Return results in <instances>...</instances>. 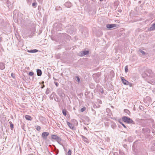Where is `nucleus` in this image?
I'll use <instances>...</instances> for the list:
<instances>
[{
    "label": "nucleus",
    "mask_w": 155,
    "mask_h": 155,
    "mask_svg": "<svg viewBox=\"0 0 155 155\" xmlns=\"http://www.w3.org/2000/svg\"><path fill=\"white\" fill-rule=\"evenodd\" d=\"M35 127L36 129L38 131L40 130L41 129V128L39 126H36Z\"/></svg>",
    "instance_id": "19"
},
{
    "label": "nucleus",
    "mask_w": 155,
    "mask_h": 155,
    "mask_svg": "<svg viewBox=\"0 0 155 155\" xmlns=\"http://www.w3.org/2000/svg\"><path fill=\"white\" fill-rule=\"evenodd\" d=\"M57 26L58 27H60V28H62V25L61 23H59L58 24Z\"/></svg>",
    "instance_id": "30"
},
{
    "label": "nucleus",
    "mask_w": 155,
    "mask_h": 155,
    "mask_svg": "<svg viewBox=\"0 0 155 155\" xmlns=\"http://www.w3.org/2000/svg\"><path fill=\"white\" fill-rule=\"evenodd\" d=\"M9 124H10V127L11 128H13V127H14V125H13V124L11 121L9 122Z\"/></svg>",
    "instance_id": "22"
},
{
    "label": "nucleus",
    "mask_w": 155,
    "mask_h": 155,
    "mask_svg": "<svg viewBox=\"0 0 155 155\" xmlns=\"http://www.w3.org/2000/svg\"><path fill=\"white\" fill-rule=\"evenodd\" d=\"M97 75L96 74H93V77L94 78V77H95Z\"/></svg>",
    "instance_id": "36"
},
{
    "label": "nucleus",
    "mask_w": 155,
    "mask_h": 155,
    "mask_svg": "<svg viewBox=\"0 0 155 155\" xmlns=\"http://www.w3.org/2000/svg\"><path fill=\"white\" fill-rule=\"evenodd\" d=\"M122 119L123 120L124 122L128 124H134L135 123L134 121L129 117H127L126 116H124L122 117Z\"/></svg>",
    "instance_id": "1"
},
{
    "label": "nucleus",
    "mask_w": 155,
    "mask_h": 155,
    "mask_svg": "<svg viewBox=\"0 0 155 155\" xmlns=\"http://www.w3.org/2000/svg\"><path fill=\"white\" fill-rule=\"evenodd\" d=\"M139 51L142 54V55H145L146 54V53L145 52L143 51L141 49H140L139 50Z\"/></svg>",
    "instance_id": "14"
},
{
    "label": "nucleus",
    "mask_w": 155,
    "mask_h": 155,
    "mask_svg": "<svg viewBox=\"0 0 155 155\" xmlns=\"http://www.w3.org/2000/svg\"><path fill=\"white\" fill-rule=\"evenodd\" d=\"M37 73L38 76H40L42 74V71L40 69H38L37 70Z\"/></svg>",
    "instance_id": "9"
},
{
    "label": "nucleus",
    "mask_w": 155,
    "mask_h": 155,
    "mask_svg": "<svg viewBox=\"0 0 155 155\" xmlns=\"http://www.w3.org/2000/svg\"><path fill=\"white\" fill-rule=\"evenodd\" d=\"M55 85L58 87V82H55Z\"/></svg>",
    "instance_id": "35"
},
{
    "label": "nucleus",
    "mask_w": 155,
    "mask_h": 155,
    "mask_svg": "<svg viewBox=\"0 0 155 155\" xmlns=\"http://www.w3.org/2000/svg\"><path fill=\"white\" fill-rule=\"evenodd\" d=\"M155 30V23L151 25V26L148 28L149 31H151Z\"/></svg>",
    "instance_id": "7"
},
{
    "label": "nucleus",
    "mask_w": 155,
    "mask_h": 155,
    "mask_svg": "<svg viewBox=\"0 0 155 155\" xmlns=\"http://www.w3.org/2000/svg\"><path fill=\"white\" fill-rule=\"evenodd\" d=\"M82 138L83 140L87 143H89V142L88 139L85 136H82Z\"/></svg>",
    "instance_id": "10"
},
{
    "label": "nucleus",
    "mask_w": 155,
    "mask_h": 155,
    "mask_svg": "<svg viewBox=\"0 0 155 155\" xmlns=\"http://www.w3.org/2000/svg\"><path fill=\"white\" fill-rule=\"evenodd\" d=\"M41 9V6L39 5L38 7V10H40Z\"/></svg>",
    "instance_id": "34"
},
{
    "label": "nucleus",
    "mask_w": 155,
    "mask_h": 155,
    "mask_svg": "<svg viewBox=\"0 0 155 155\" xmlns=\"http://www.w3.org/2000/svg\"><path fill=\"white\" fill-rule=\"evenodd\" d=\"M111 126L112 128L114 129L115 127H116V125L114 123L112 122L111 124Z\"/></svg>",
    "instance_id": "20"
},
{
    "label": "nucleus",
    "mask_w": 155,
    "mask_h": 155,
    "mask_svg": "<svg viewBox=\"0 0 155 155\" xmlns=\"http://www.w3.org/2000/svg\"><path fill=\"white\" fill-rule=\"evenodd\" d=\"M38 51L37 49L31 50H30V53H36Z\"/></svg>",
    "instance_id": "15"
},
{
    "label": "nucleus",
    "mask_w": 155,
    "mask_h": 155,
    "mask_svg": "<svg viewBox=\"0 0 155 155\" xmlns=\"http://www.w3.org/2000/svg\"><path fill=\"white\" fill-rule=\"evenodd\" d=\"M27 51L29 53H30V50H28Z\"/></svg>",
    "instance_id": "40"
},
{
    "label": "nucleus",
    "mask_w": 155,
    "mask_h": 155,
    "mask_svg": "<svg viewBox=\"0 0 155 155\" xmlns=\"http://www.w3.org/2000/svg\"><path fill=\"white\" fill-rule=\"evenodd\" d=\"M44 81H43L41 82V84L43 85L44 84Z\"/></svg>",
    "instance_id": "39"
},
{
    "label": "nucleus",
    "mask_w": 155,
    "mask_h": 155,
    "mask_svg": "<svg viewBox=\"0 0 155 155\" xmlns=\"http://www.w3.org/2000/svg\"><path fill=\"white\" fill-rule=\"evenodd\" d=\"M120 123L125 128H126V126L122 122H120Z\"/></svg>",
    "instance_id": "33"
},
{
    "label": "nucleus",
    "mask_w": 155,
    "mask_h": 155,
    "mask_svg": "<svg viewBox=\"0 0 155 155\" xmlns=\"http://www.w3.org/2000/svg\"><path fill=\"white\" fill-rule=\"evenodd\" d=\"M100 1L101 2L103 1V0H100Z\"/></svg>",
    "instance_id": "41"
},
{
    "label": "nucleus",
    "mask_w": 155,
    "mask_h": 155,
    "mask_svg": "<svg viewBox=\"0 0 155 155\" xmlns=\"http://www.w3.org/2000/svg\"><path fill=\"white\" fill-rule=\"evenodd\" d=\"M76 78L77 79V81L79 83L80 81V78L78 76H76Z\"/></svg>",
    "instance_id": "29"
},
{
    "label": "nucleus",
    "mask_w": 155,
    "mask_h": 155,
    "mask_svg": "<svg viewBox=\"0 0 155 155\" xmlns=\"http://www.w3.org/2000/svg\"><path fill=\"white\" fill-rule=\"evenodd\" d=\"M43 138L45 139H46L47 138V136H43Z\"/></svg>",
    "instance_id": "38"
},
{
    "label": "nucleus",
    "mask_w": 155,
    "mask_h": 155,
    "mask_svg": "<svg viewBox=\"0 0 155 155\" xmlns=\"http://www.w3.org/2000/svg\"><path fill=\"white\" fill-rule=\"evenodd\" d=\"M52 141H56L58 143L61 141V138L58 136H51Z\"/></svg>",
    "instance_id": "3"
},
{
    "label": "nucleus",
    "mask_w": 155,
    "mask_h": 155,
    "mask_svg": "<svg viewBox=\"0 0 155 155\" xmlns=\"http://www.w3.org/2000/svg\"><path fill=\"white\" fill-rule=\"evenodd\" d=\"M51 136H56L55 135H51Z\"/></svg>",
    "instance_id": "42"
},
{
    "label": "nucleus",
    "mask_w": 155,
    "mask_h": 155,
    "mask_svg": "<svg viewBox=\"0 0 155 155\" xmlns=\"http://www.w3.org/2000/svg\"><path fill=\"white\" fill-rule=\"evenodd\" d=\"M25 119L28 120H31V117L29 115H26L25 117Z\"/></svg>",
    "instance_id": "13"
},
{
    "label": "nucleus",
    "mask_w": 155,
    "mask_h": 155,
    "mask_svg": "<svg viewBox=\"0 0 155 155\" xmlns=\"http://www.w3.org/2000/svg\"><path fill=\"white\" fill-rule=\"evenodd\" d=\"M128 141L129 142H131L133 141V140L131 139V136H130L128 137Z\"/></svg>",
    "instance_id": "26"
},
{
    "label": "nucleus",
    "mask_w": 155,
    "mask_h": 155,
    "mask_svg": "<svg viewBox=\"0 0 155 155\" xmlns=\"http://www.w3.org/2000/svg\"><path fill=\"white\" fill-rule=\"evenodd\" d=\"M49 91H50V89L47 88L46 90V91L45 92L46 94H48L49 93Z\"/></svg>",
    "instance_id": "23"
},
{
    "label": "nucleus",
    "mask_w": 155,
    "mask_h": 155,
    "mask_svg": "<svg viewBox=\"0 0 155 155\" xmlns=\"http://www.w3.org/2000/svg\"><path fill=\"white\" fill-rule=\"evenodd\" d=\"M65 5L68 7L70 8L71 7V4L70 2H67L65 3Z\"/></svg>",
    "instance_id": "18"
},
{
    "label": "nucleus",
    "mask_w": 155,
    "mask_h": 155,
    "mask_svg": "<svg viewBox=\"0 0 155 155\" xmlns=\"http://www.w3.org/2000/svg\"><path fill=\"white\" fill-rule=\"evenodd\" d=\"M86 108L85 107H83V108L81 109V111L82 112H84L86 110Z\"/></svg>",
    "instance_id": "25"
},
{
    "label": "nucleus",
    "mask_w": 155,
    "mask_h": 155,
    "mask_svg": "<svg viewBox=\"0 0 155 155\" xmlns=\"http://www.w3.org/2000/svg\"><path fill=\"white\" fill-rule=\"evenodd\" d=\"M58 153H57L56 154H58Z\"/></svg>",
    "instance_id": "45"
},
{
    "label": "nucleus",
    "mask_w": 155,
    "mask_h": 155,
    "mask_svg": "<svg viewBox=\"0 0 155 155\" xmlns=\"http://www.w3.org/2000/svg\"><path fill=\"white\" fill-rule=\"evenodd\" d=\"M89 53L88 51H81L79 53V55L81 56H83L87 54H88Z\"/></svg>",
    "instance_id": "4"
},
{
    "label": "nucleus",
    "mask_w": 155,
    "mask_h": 155,
    "mask_svg": "<svg viewBox=\"0 0 155 155\" xmlns=\"http://www.w3.org/2000/svg\"><path fill=\"white\" fill-rule=\"evenodd\" d=\"M125 70L126 72H127L128 71V66H126L125 67Z\"/></svg>",
    "instance_id": "27"
},
{
    "label": "nucleus",
    "mask_w": 155,
    "mask_h": 155,
    "mask_svg": "<svg viewBox=\"0 0 155 155\" xmlns=\"http://www.w3.org/2000/svg\"><path fill=\"white\" fill-rule=\"evenodd\" d=\"M37 3L36 2H34L32 4V6L34 8L36 7L37 5Z\"/></svg>",
    "instance_id": "21"
},
{
    "label": "nucleus",
    "mask_w": 155,
    "mask_h": 155,
    "mask_svg": "<svg viewBox=\"0 0 155 155\" xmlns=\"http://www.w3.org/2000/svg\"><path fill=\"white\" fill-rule=\"evenodd\" d=\"M117 25L116 24H108L106 25V27L108 28H111L117 26Z\"/></svg>",
    "instance_id": "5"
},
{
    "label": "nucleus",
    "mask_w": 155,
    "mask_h": 155,
    "mask_svg": "<svg viewBox=\"0 0 155 155\" xmlns=\"http://www.w3.org/2000/svg\"><path fill=\"white\" fill-rule=\"evenodd\" d=\"M5 68V64L2 62L0 63V69L1 70L4 69Z\"/></svg>",
    "instance_id": "8"
},
{
    "label": "nucleus",
    "mask_w": 155,
    "mask_h": 155,
    "mask_svg": "<svg viewBox=\"0 0 155 155\" xmlns=\"http://www.w3.org/2000/svg\"><path fill=\"white\" fill-rule=\"evenodd\" d=\"M140 110H142V108H140Z\"/></svg>",
    "instance_id": "43"
},
{
    "label": "nucleus",
    "mask_w": 155,
    "mask_h": 155,
    "mask_svg": "<svg viewBox=\"0 0 155 155\" xmlns=\"http://www.w3.org/2000/svg\"><path fill=\"white\" fill-rule=\"evenodd\" d=\"M49 135V133L47 132H44L42 133L41 136H48Z\"/></svg>",
    "instance_id": "17"
},
{
    "label": "nucleus",
    "mask_w": 155,
    "mask_h": 155,
    "mask_svg": "<svg viewBox=\"0 0 155 155\" xmlns=\"http://www.w3.org/2000/svg\"><path fill=\"white\" fill-rule=\"evenodd\" d=\"M34 73L32 72H30L29 73L28 75L30 76H32L34 75Z\"/></svg>",
    "instance_id": "28"
},
{
    "label": "nucleus",
    "mask_w": 155,
    "mask_h": 155,
    "mask_svg": "<svg viewBox=\"0 0 155 155\" xmlns=\"http://www.w3.org/2000/svg\"><path fill=\"white\" fill-rule=\"evenodd\" d=\"M71 152L70 150H69L68 152V155H71Z\"/></svg>",
    "instance_id": "31"
},
{
    "label": "nucleus",
    "mask_w": 155,
    "mask_h": 155,
    "mask_svg": "<svg viewBox=\"0 0 155 155\" xmlns=\"http://www.w3.org/2000/svg\"><path fill=\"white\" fill-rule=\"evenodd\" d=\"M11 76L14 78H15V76L14 74L13 73H12L11 74Z\"/></svg>",
    "instance_id": "32"
},
{
    "label": "nucleus",
    "mask_w": 155,
    "mask_h": 155,
    "mask_svg": "<svg viewBox=\"0 0 155 155\" xmlns=\"http://www.w3.org/2000/svg\"><path fill=\"white\" fill-rule=\"evenodd\" d=\"M67 110L65 109H63L62 110V113L63 114L66 116L67 115Z\"/></svg>",
    "instance_id": "16"
},
{
    "label": "nucleus",
    "mask_w": 155,
    "mask_h": 155,
    "mask_svg": "<svg viewBox=\"0 0 155 155\" xmlns=\"http://www.w3.org/2000/svg\"><path fill=\"white\" fill-rule=\"evenodd\" d=\"M55 95V93L54 92H53L50 96V99L51 100H52L53 97H54Z\"/></svg>",
    "instance_id": "12"
},
{
    "label": "nucleus",
    "mask_w": 155,
    "mask_h": 155,
    "mask_svg": "<svg viewBox=\"0 0 155 155\" xmlns=\"http://www.w3.org/2000/svg\"><path fill=\"white\" fill-rule=\"evenodd\" d=\"M45 87V85H43L41 87V88L42 89V88H43L44 87Z\"/></svg>",
    "instance_id": "37"
},
{
    "label": "nucleus",
    "mask_w": 155,
    "mask_h": 155,
    "mask_svg": "<svg viewBox=\"0 0 155 155\" xmlns=\"http://www.w3.org/2000/svg\"><path fill=\"white\" fill-rule=\"evenodd\" d=\"M121 81L123 82V83L125 85H127L129 83V82L127 81V80L124 79L123 77H121Z\"/></svg>",
    "instance_id": "6"
},
{
    "label": "nucleus",
    "mask_w": 155,
    "mask_h": 155,
    "mask_svg": "<svg viewBox=\"0 0 155 155\" xmlns=\"http://www.w3.org/2000/svg\"><path fill=\"white\" fill-rule=\"evenodd\" d=\"M67 124L71 128L73 129L74 127L72 124L68 122H67Z\"/></svg>",
    "instance_id": "11"
},
{
    "label": "nucleus",
    "mask_w": 155,
    "mask_h": 155,
    "mask_svg": "<svg viewBox=\"0 0 155 155\" xmlns=\"http://www.w3.org/2000/svg\"><path fill=\"white\" fill-rule=\"evenodd\" d=\"M140 110H142V108H140Z\"/></svg>",
    "instance_id": "44"
},
{
    "label": "nucleus",
    "mask_w": 155,
    "mask_h": 155,
    "mask_svg": "<svg viewBox=\"0 0 155 155\" xmlns=\"http://www.w3.org/2000/svg\"><path fill=\"white\" fill-rule=\"evenodd\" d=\"M148 74H147V75L148 76H150V74L152 73V71L150 70H149L148 71Z\"/></svg>",
    "instance_id": "24"
},
{
    "label": "nucleus",
    "mask_w": 155,
    "mask_h": 155,
    "mask_svg": "<svg viewBox=\"0 0 155 155\" xmlns=\"http://www.w3.org/2000/svg\"><path fill=\"white\" fill-rule=\"evenodd\" d=\"M57 93L61 99L63 98L65 96L63 90L59 88L57 90Z\"/></svg>",
    "instance_id": "2"
}]
</instances>
